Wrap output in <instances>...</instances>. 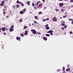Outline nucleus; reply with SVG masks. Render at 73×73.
I'll return each mask as SVG.
<instances>
[{"mask_svg": "<svg viewBox=\"0 0 73 73\" xmlns=\"http://www.w3.org/2000/svg\"><path fill=\"white\" fill-rule=\"evenodd\" d=\"M27 5H30V1H28L27 3Z\"/></svg>", "mask_w": 73, "mask_h": 73, "instance_id": "obj_16", "label": "nucleus"}, {"mask_svg": "<svg viewBox=\"0 0 73 73\" xmlns=\"http://www.w3.org/2000/svg\"><path fill=\"white\" fill-rule=\"evenodd\" d=\"M25 33L24 34L25 35H27V34L28 33V31H25Z\"/></svg>", "mask_w": 73, "mask_h": 73, "instance_id": "obj_10", "label": "nucleus"}, {"mask_svg": "<svg viewBox=\"0 0 73 73\" xmlns=\"http://www.w3.org/2000/svg\"><path fill=\"white\" fill-rule=\"evenodd\" d=\"M43 39L45 41H46V40H47V38H46V37H43Z\"/></svg>", "mask_w": 73, "mask_h": 73, "instance_id": "obj_9", "label": "nucleus"}, {"mask_svg": "<svg viewBox=\"0 0 73 73\" xmlns=\"http://www.w3.org/2000/svg\"><path fill=\"white\" fill-rule=\"evenodd\" d=\"M42 1H43V3H44L45 2V0H42Z\"/></svg>", "mask_w": 73, "mask_h": 73, "instance_id": "obj_46", "label": "nucleus"}, {"mask_svg": "<svg viewBox=\"0 0 73 73\" xmlns=\"http://www.w3.org/2000/svg\"><path fill=\"white\" fill-rule=\"evenodd\" d=\"M6 30H7V31L8 29H6Z\"/></svg>", "mask_w": 73, "mask_h": 73, "instance_id": "obj_64", "label": "nucleus"}, {"mask_svg": "<svg viewBox=\"0 0 73 73\" xmlns=\"http://www.w3.org/2000/svg\"><path fill=\"white\" fill-rule=\"evenodd\" d=\"M32 25H33V26H34V23H33Z\"/></svg>", "mask_w": 73, "mask_h": 73, "instance_id": "obj_52", "label": "nucleus"}, {"mask_svg": "<svg viewBox=\"0 0 73 73\" xmlns=\"http://www.w3.org/2000/svg\"><path fill=\"white\" fill-rule=\"evenodd\" d=\"M32 5L33 7H34V6H35V3H32Z\"/></svg>", "mask_w": 73, "mask_h": 73, "instance_id": "obj_21", "label": "nucleus"}, {"mask_svg": "<svg viewBox=\"0 0 73 73\" xmlns=\"http://www.w3.org/2000/svg\"><path fill=\"white\" fill-rule=\"evenodd\" d=\"M3 11H5V9L3 10Z\"/></svg>", "mask_w": 73, "mask_h": 73, "instance_id": "obj_61", "label": "nucleus"}, {"mask_svg": "<svg viewBox=\"0 0 73 73\" xmlns=\"http://www.w3.org/2000/svg\"><path fill=\"white\" fill-rule=\"evenodd\" d=\"M35 7H35V6L34 7L35 9H36L35 8Z\"/></svg>", "mask_w": 73, "mask_h": 73, "instance_id": "obj_57", "label": "nucleus"}, {"mask_svg": "<svg viewBox=\"0 0 73 73\" xmlns=\"http://www.w3.org/2000/svg\"><path fill=\"white\" fill-rule=\"evenodd\" d=\"M17 2L18 3H20V2L18 0L17 1Z\"/></svg>", "mask_w": 73, "mask_h": 73, "instance_id": "obj_37", "label": "nucleus"}, {"mask_svg": "<svg viewBox=\"0 0 73 73\" xmlns=\"http://www.w3.org/2000/svg\"><path fill=\"white\" fill-rule=\"evenodd\" d=\"M21 36H22V37H23V36H24V35H23V34H21Z\"/></svg>", "mask_w": 73, "mask_h": 73, "instance_id": "obj_26", "label": "nucleus"}, {"mask_svg": "<svg viewBox=\"0 0 73 73\" xmlns=\"http://www.w3.org/2000/svg\"><path fill=\"white\" fill-rule=\"evenodd\" d=\"M21 14H23L24 13V12L23 11H21L20 12Z\"/></svg>", "mask_w": 73, "mask_h": 73, "instance_id": "obj_12", "label": "nucleus"}, {"mask_svg": "<svg viewBox=\"0 0 73 73\" xmlns=\"http://www.w3.org/2000/svg\"><path fill=\"white\" fill-rule=\"evenodd\" d=\"M34 23H35V24H37V23L36 22V21H34Z\"/></svg>", "mask_w": 73, "mask_h": 73, "instance_id": "obj_30", "label": "nucleus"}, {"mask_svg": "<svg viewBox=\"0 0 73 73\" xmlns=\"http://www.w3.org/2000/svg\"><path fill=\"white\" fill-rule=\"evenodd\" d=\"M45 8H46V7H44V9H45Z\"/></svg>", "mask_w": 73, "mask_h": 73, "instance_id": "obj_55", "label": "nucleus"}, {"mask_svg": "<svg viewBox=\"0 0 73 73\" xmlns=\"http://www.w3.org/2000/svg\"><path fill=\"white\" fill-rule=\"evenodd\" d=\"M70 34H72L73 33H72V32L71 31L70 32Z\"/></svg>", "mask_w": 73, "mask_h": 73, "instance_id": "obj_43", "label": "nucleus"}, {"mask_svg": "<svg viewBox=\"0 0 73 73\" xmlns=\"http://www.w3.org/2000/svg\"><path fill=\"white\" fill-rule=\"evenodd\" d=\"M71 24H73V21H72V22L71 23Z\"/></svg>", "mask_w": 73, "mask_h": 73, "instance_id": "obj_51", "label": "nucleus"}, {"mask_svg": "<svg viewBox=\"0 0 73 73\" xmlns=\"http://www.w3.org/2000/svg\"><path fill=\"white\" fill-rule=\"evenodd\" d=\"M66 15H65L64 16H63L64 18H66Z\"/></svg>", "mask_w": 73, "mask_h": 73, "instance_id": "obj_31", "label": "nucleus"}, {"mask_svg": "<svg viewBox=\"0 0 73 73\" xmlns=\"http://www.w3.org/2000/svg\"><path fill=\"white\" fill-rule=\"evenodd\" d=\"M19 7V5H17V8H18Z\"/></svg>", "mask_w": 73, "mask_h": 73, "instance_id": "obj_38", "label": "nucleus"}, {"mask_svg": "<svg viewBox=\"0 0 73 73\" xmlns=\"http://www.w3.org/2000/svg\"><path fill=\"white\" fill-rule=\"evenodd\" d=\"M70 68H67V69H66V71H67V72H68V71H69V70H70Z\"/></svg>", "mask_w": 73, "mask_h": 73, "instance_id": "obj_14", "label": "nucleus"}, {"mask_svg": "<svg viewBox=\"0 0 73 73\" xmlns=\"http://www.w3.org/2000/svg\"><path fill=\"white\" fill-rule=\"evenodd\" d=\"M13 31V29H12V28H11L9 29V31L10 32H12Z\"/></svg>", "mask_w": 73, "mask_h": 73, "instance_id": "obj_8", "label": "nucleus"}, {"mask_svg": "<svg viewBox=\"0 0 73 73\" xmlns=\"http://www.w3.org/2000/svg\"><path fill=\"white\" fill-rule=\"evenodd\" d=\"M31 31L33 33V34H36V31L35 29L31 30Z\"/></svg>", "mask_w": 73, "mask_h": 73, "instance_id": "obj_1", "label": "nucleus"}, {"mask_svg": "<svg viewBox=\"0 0 73 73\" xmlns=\"http://www.w3.org/2000/svg\"><path fill=\"white\" fill-rule=\"evenodd\" d=\"M6 29V28L5 27H4L3 28H2V31H5V29Z\"/></svg>", "mask_w": 73, "mask_h": 73, "instance_id": "obj_6", "label": "nucleus"}, {"mask_svg": "<svg viewBox=\"0 0 73 73\" xmlns=\"http://www.w3.org/2000/svg\"><path fill=\"white\" fill-rule=\"evenodd\" d=\"M50 35H53V33H50Z\"/></svg>", "mask_w": 73, "mask_h": 73, "instance_id": "obj_45", "label": "nucleus"}, {"mask_svg": "<svg viewBox=\"0 0 73 73\" xmlns=\"http://www.w3.org/2000/svg\"><path fill=\"white\" fill-rule=\"evenodd\" d=\"M73 0H70V2H71V3H73Z\"/></svg>", "mask_w": 73, "mask_h": 73, "instance_id": "obj_32", "label": "nucleus"}, {"mask_svg": "<svg viewBox=\"0 0 73 73\" xmlns=\"http://www.w3.org/2000/svg\"><path fill=\"white\" fill-rule=\"evenodd\" d=\"M16 39L17 40H19V41H20V37H17L16 38Z\"/></svg>", "mask_w": 73, "mask_h": 73, "instance_id": "obj_7", "label": "nucleus"}, {"mask_svg": "<svg viewBox=\"0 0 73 73\" xmlns=\"http://www.w3.org/2000/svg\"><path fill=\"white\" fill-rule=\"evenodd\" d=\"M2 7H3V4H1L0 5Z\"/></svg>", "mask_w": 73, "mask_h": 73, "instance_id": "obj_36", "label": "nucleus"}, {"mask_svg": "<svg viewBox=\"0 0 73 73\" xmlns=\"http://www.w3.org/2000/svg\"><path fill=\"white\" fill-rule=\"evenodd\" d=\"M60 70L58 69L57 70V72H58L59 71H60Z\"/></svg>", "mask_w": 73, "mask_h": 73, "instance_id": "obj_47", "label": "nucleus"}, {"mask_svg": "<svg viewBox=\"0 0 73 73\" xmlns=\"http://www.w3.org/2000/svg\"><path fill=\"white\" fill-rule=\"evenodd\" d=\"M62 1V0H58V1Z\"/></svg>", "mask_w": 73, "mask_h": 73, "instance_id": "obj_56", "label": "nucleus"}, {"mask_svg": "<svg viewBox=\"0 0 73 73\" xmlns=\"http://www.w3.org/2000/svg\"><path fill=\"white\" fill-rule=\"evenodd\" d=\"M52 20L53 21H57V19H56V17H54L53 19H52Z\"/></svg>", "mask_w": 73, "mask_h": 73, "instance_id": "obj_2", "label": "nucleus"}, {"mask_svg": "<svg viewBox=\"0 0 73 73\" xmlns=\"http://www.w3.org/2000/svg\"><path fill=\"white\" fill-rule=\"evenodd\" d=\"M13 27H14V26L12 25L11 26V28H13Z\"/></svg>", "mask_w": 73, "mask_h": 73, "instance_id": "obj_29", "label": "nucleus"}, {"mask_svg": "<svg viewBox=\"0 0 73 73\" xmlns=\"http://www.w3.org/2000/svg\"><path fill=\"white\" fill-rule=\"evenodd\" d=\"M42 13V12H39L38 13V14H41Z\"/></svg>", "mask_w": 73, "mask_h": 73, "instance_id": "obj_17", "label": "nucleus"}, {"mask_svg": "<svg viewBox=\"0 0 73 73\" xmlns=\"http://www.w3.org/2000/svg\"><path fill=\"white\" fill-rule=\"evenodd\" d=\"M70 66L68 64V65H67V67H69Z\"/></svg>", "mask_w": 73, "mask_h": 73, "instance_id": "obj_42", "label": "nucleus"}, {"mask_svg": "<svg viewBox=\"0 0 73 73\" xmlns=\"http://www.w3.org/2000/svg\"><path fill=\"white\" fill-rule=\"evenodd\" d=\"M29 25H30V26H31L32 25H31V24L29 23Z\"/></svg>", "mask_w": 73, "mask_h": 73, "instance_id": "obj_50", "label": "nucleus"}, {"mask_svg": "<svg viewBox=\"0 0 73 73\" xmlns=\"http://www.w3.org/2000/svg\"><path fill=\"white\" fill-rule=\"evenodd\" d=\"M62 70H63V71H64V70H65V67H63Z\"/></svg>", "mask_w": 73, "mask_h": 73, "instance_id": "obj_24", "label": "nucleus"}, {"mask_svg": "<svg viewBox=\"0 0 73 73\" xmlns=\"http://www.w3.org/2000/svg\"><path fill=\"white\" fill-rule=\"evenodd\" d=\"M46 21V19H43V21Z\"/></svg>", "mask_w": 73, "mask_h": 73, "instance_id": "obj_39", "label": "nucleus"}, {"mask_svg": "<svg viewBox=\"0 0 73 73\" xmlns=\"http://www.w3.org/2000/svg\"><path fill=\"white\" fill-rule=\"evenodd\" d=\"M38 35H40L41 34V33L39 32L38 33Z\"/></svg>", "mask_w": 73, "mask_h": 73, "instance_id": "obj_48", "label": "nucleus"}, {"mask_svg": "<svg viewBox=\"0 0 73 73\" xmlns=\"http://www.w3.org/2000/svg\"><path fill=\"white\" fill-rule=\"evenodd\" d=\"M21 5L22 7H23V6H24V5L23 4V3H21Z\"/></svg>", "mask_w": 73, "mask_h": 73, "instance_id": "obj_18", "label": "nucleus"}, {"mask_svg": "<svg viewBox=\"0 0 73 73\" xmlns=\"http://www.w3.org/2000/svg\"><path fill=\"white\" fill-rule=\"evenodd\" d=\"M61 25H62L64 26V25H65V24L64 23H62L61 24Z\"/></svg>", "mask_w": 73, "mask_h": 73, "instance_id": "obj_20", "label": "nucleus"}, {"mask_svg": "<svg viewBox=\"0 0 73 73\" xmlns=\"http://www.w3.org/2000/svg\"><path fill=\"white\" fill-rule=\"evenodd\" d=\"M64 27L65 28H67V26L66 25H65L64 26Z\"/></svg>", "mask_w": 73, "mask_h": 73, "instance_id": "obj_28", "label": "nucleus"}, {"mask_svg": "<svg viewBox=\"0 0 73 73\" xmlns=\"http://www.w3.org/2000/svg\"><path fill=\"white\" fill-rule=\"evenodd\" d=\"M20 4H21V2H19Z\"/></svg>", "mask_w": 73, "mask_h": 73, "instance_id": "obj_59", "label": "nucleus"}, {"mask_svg": "<svg viewBox=\"0 0 73 73\" xmlns=\"http://www.w3.org/2000/svg\"><path fill=\"white\" fill-rule=\"evenodd\" d=\"M46 36L48 37H49V36H50V35L47 34L46 35Z\"/></svg>", "mask_w": 73, "mask_h": 73, "instance_id": "obj_15", "label": "nucleus"}, {"mask_svg": "<svg viewBox=\"0 0 73 73\" xmlns=\"http://www.w3.org/2000/svg\"><path fill=\"white\" fill-rule=\"evenodd\" d=\"M20 22H22V21H22V19H21L20 20Z\"/></svg>", "mask_w": 73, "mask_h": 73, "instance_id": "obj_35", "label": "nucleus"}, {"mask_svg": "<svg viewBox=\"0 0 73 73\" xmlns=\"http://www.w3.org/2000/svg\"><path fill=\"white\" fill-rule=\"evenodd\" d=\"M61 10L62 12H64V9H61Z\"/></svg>", "mask_w": 73, "mask_h": 73, "instance_id": "obj_25", "label": "nucleus"}, {"mask_svg": "<svg viewBox=\"0 0 73 73\" xmlns=\"http://www.w3.org/2000/svg\"><path fill=\"white\" fill-rule=\"evenodd\" d=\"M46 29H49V27H47L46 28Z\"/></svg>", "mask_w": 73, "mask_h": 73, "instance_id": "obj_22", "label": "nucleus"}, {"mask_svg": "<svg viewBox=\"0 0 73 73\" xmlns=\"http://www.w3.org/2000/svg\"><path fill=\"white\" fill-rule=\"evenodd\" d=\"M4 3H5V1H3L1 2V4H4Z\"/></svg>", "mask_w": 73, "mask_h": 73, "instance_id": "obj_13", "label": "nucleus"}, {"mask_svg": "<svg viewBox=\"0 0 73 73\" xmlns=\"http://www.w3.org/2000/svg\"><path fill=\"white\" fill-rule=\"evenodd\" d=\"M60 19H62V17H60Z\"/></svg>", "mask_w": 73, "mask_h": 73, "instance_id": "obj_62", "label": "nucleus"}, {"mask_svg": "<svg viewBox=\"0 0 73 73\" xmlns=\"http://www.w3.org/2000/svg\"><path fill=\"white\" fill-rule=\"evenodd\" d=\"M6 13L5 12H3V15H5V14Z\"/></svg>", "mask_w": 73, "mask_h": 73, "instance_id": "obj_44", "label": "nucleus"}, {"mask_svg": "<svg viewBox=\"0 0 73 73\" xmlns=\"http://www.w3.org/2000/svg\"><path fill=\"white\" fill-rule=\"evenodd\" d=\"M48 24H47L46 25V26H45V27H48Z\"/></svg>", "mask_w": 73, "mask_h": 73, "instance_id": "obj_34", "label": "nucleus"}, {"mask_svg": "<svg viewBox=\"0 0 73 73\" xmlns=\"http://www.w3.org/2000/svg\"><path fill=\"white\" fill-rule=\"evenodd\" d=\"M38 3H40V1H38Z\"/></svg>", "mask_w": 73, "mask_h": 73, "instance_id": "obj_58", "label": "nucleus"}, {"mask_svg": "<svg viewBox=\"0 0 73 73\" xmlns=\"http://www.w3.org/2000/svg\"><path fill=\"white\" fill-rule=\"evenodd\" d=\"M61 28V29H63V30H64V29H64V28Z\"/></svg>", "mask_w": 73, "mask_h": 73, "instance_id": "obj_41", "label": "nucleus"}, {"mask_svg": "<svg viewBox=\"0 0 73 73\" xmlns=\"http://www.w3.org/2000/svg\"><path fill=\"white\" fill-rule=\"evenodd\" d=\"M24 28L25 29H26V28H27V26H25L24 27Z\"/></svg>", "mask_w": 73, "mask_h": 73, "instance_id": "obj_19", "label": "nucleus"}, {"mask_svg": "<svg viewBox=\"0 0 73 73\" xmlns=\"http://www.w3.org/2000/svg\"><path fill=\"white\" fill-rule=\"evenodd\" d=\"M69 20H70V21H73V19H69Z\"/></svg>", "mask_w": 73, "mask_h": 73, "instance_id": "obj_27", "label": "nucleus"}, {"mask_svg": "<svg viewBox=\"0 0 73 73\" xmlns=\"http://www.w3.org/2000/svg\"><path fill=\"white\" fill-rule=\"evenodd\" d=\"M41 6H42V4H40L38 5V8L39 9H40V8H42V7Z\"/></svg>", "mask_w": 73, "mask_h": 73, "instance_id": "obj_3", "label": "nucleus"}, {"mask_svg": "<svg viewBox=\"0 0 73 73\" xmlns=\"http://www.w3.org/2000/svg\"><path fill=\"white\" fill-rule=\"evenodd\" d=\"M36 6H38V2H36Z\"/></svg>", "mask_w": 73, "mask_h": 73, "instance_id": "obj_23", "label": "nucleus"}, {"mask_svg": "<svg viewBox=\"0 0 73 73\" xmlns=\"http://www.w3.org/2000/svg\"><path fill=\"white\" fill-rule=\"evenodd\" d=\"M4 35H5L6 34V33H4Z\"/></svg>", "mask_w": 73, "mask_h": 73, "instance_id": "obj_54", "label": "nucleus"}, {"mask_svg": "<svg viewBox=\"0 0 73 73\" xmlns=\"http://www.w3.org/2000/svg\"><path fill=\"white\" fill-rule=\"evenodd\" d=\"M14 7V5H13V8Z\"/></svg>", "mask_w": 73, "mask_h": 73, "instance_id": "obj_60", "label": "nucleus"}, {"mask_svg": "<svg viewBox=\"0 0 73 73\" xmlns=\"http://www.w3.org/2000/svg\"><path fill=\"white\" fill-rule=\"evenodd\" d=\"M35 18L36 19V20H38V17H37V16H35Z\"/></svg>", "mask_w": 73, "mask_h": 73, "instance_id": "obj_11", "label": "nucleus"}, {"mask_svg": "<svg viewBox=\"0 0 73 73\" xmlns=\"http://www.w3.org/2000/svg\"><path fill=\"white\" fill-rule=\"evenodd\" d=\"M23 11L24 12H25V11H26V9H24L23 10Z\"/></svg>", "mask_w": 73, "mask_h": 73, "instance_id": "obj_33", "label": "nucleus"}, {"mask_svg": "<svg viewBox=\"0 0 73 73\" xmlns=\"http://www.w3.org/2000/svg\"><path fill=\"white\" fill-rule=\"evenodd\" d=\"M0 29H1V28H0Z\"/></svg>", "mask_w": 73, "mask_h": 73, "instance_id": "obj_63", "label": "nucleus"}, {"mask_svg": "<svg viewBox=\"0 0 73 73\" xmlns=\"http://www.w3.org/2000/svg\"><path fill=\"white\" fill-rule=\"evenodd\" d=\"M55 10H56V11H59V10H58V9H55Z\"/></svg>", "mask_w": 73, "mask_h": 73, "instance_id": "obj_53", "label": "nucleus"}, {"mask_svg": "<svg viewBox=\"0 0 73 73\" xmlns=\"http://www.w3.org/2000/svg\"><path fill=\"white\" fill-rule=\"evenodd\" d=\"M63 5H64V3H60L59 4V5L60 7H62V6H63Z\"/></svg>", "mask_w": 73, "mask_h": 73, "instance_id": "obj_4", "label": "nucleus"}, {"mask_svg": "<svg viewBox=\"0 0 73 73\" xmlns=\"http://www.w3.org/2000/svg\"><path fill=\"white\" fill-rule=\"evenodd\" d=\"M48 33H53V31H52L50 30L47 32Z\"/></svg>", "mask_w": 73, "mask_h": 73, "instance_id": "obj_5", "label": "nucleus"}, {"mask_svg": "<svg viewBox=\"0 0 73 73\" xmlns=\"http://www.w3.org/2000/svg\"><path fill=\"white\" fill-rule=\"evenodd\" d=\"M61 23H65V22H64V21H61Z\"/></svg>", "mask_w": 73, "mask_h": 73, "instance_id": "obj_40", "label": "nucleus"}, {"mask_svg": "<svg viewBox=\"0 0 73 73\" xmlns=\"http://www.w3.org/2000/svg\"><path fill=\"white\" fill-rule=\"evenodd\" d=\"M46 20L47 21L49 20V19L47 18L46 19Z\"/></svg>", "mask_w": 73, "mask_h": 73, "instance_id": "obj_49", "label": "nucleus"}]
</instances>
